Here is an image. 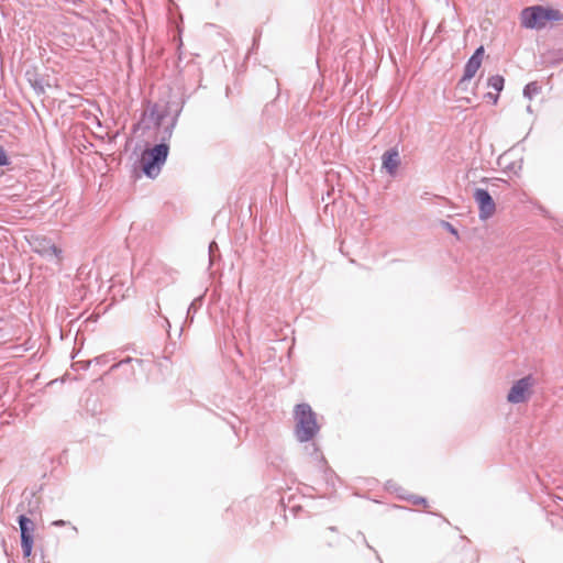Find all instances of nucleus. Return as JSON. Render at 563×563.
<instances>
[{"mask_svg":"<svg viewBox=\"0 0 563 563\" xmlns=\"http://www.w3.org/2000/svg\"><path fill=\"white\" fill-rule=\"evenodd\" d=\"M177 118L173 117L166 126H164L163 131L159 132V143L155 144L151 148H146L141 154V167L143 174L154 179L156 178L161 170L163 165L165 164L168 153H169V146L167 142L170 140L173 135V131L176 126Z\"/></svg>","mask_w":563,"mask_h":563,"instance_id":"1","label":"nucleus"},{"mask_svg":"<svg viewBox=\"0 0 563 563\" xmlns=\"http://www.w3.org/2000/svg\"><path fill=\"white\" fill-rule=\"evenodd\" d=\"M295 430L294 434L298 442L311 441L320 431L317 421V413L307 402L298 404L294 408Z\"/></svg>","mask_w":563,"mask_h":563,"instance_id":"2","label":"nucleus"},{"mask_svg":"<svg viewBox=\"0 0 563 563\" xmlns=\"http://www.w3.org/2000/svg\"><path fill=\"white\" fill-rule=\"evenodd\" d=\"M563 20V14L552 8L542 5H531L525 8L520 13V24L525 29L541 30L548 22H558Z\"/></svg>","mask_w":563,"mask_h":563,"instance_id":"3","label":"nucleus"},{"mask_svg":"<svg viewBox=\"0 0 563 563\" xmlns=\"http://www.w3.org/2000/svg\"><path fill=\"white\" fill-rule=\"evenodd\" d=\"M31 250L38 254L41 257L55 264H60L63 261V249L57 246L52 239L45 235H32L29 240Z\"/></svg>","mask_w":563,"mask_h":563,"instance_id":"4","label":"nucleus"},{"mask_svg":"<svg viewBox=\"0 0 563 563\" xmlns=\"http://www.w3.org/2000/svg\"><path fill=\"white\" fill-rule=\"evenodd\" d=\"M534 385V378L532 375H527L512 385L510 388L507 400L511 404H521L529 399L531 395V388Z\"/></svg>","mask_w":563,"mask_h":563,"instance_id":"5","label":"nucleus"},{"mask_svg":"<svg viewBox=\"0 0 563 563\" xmlns=\"http://www.w3.org/2000/svg\"><path fill=\"white\" fill-rule=\"evenodd\" d=\"M18 523L20 527L21 533V548L24 558H29L32 553L33 544H34V522L26 517L25 515H20L18 517Z\"/></svg>","mask_w":563,"mask_h":563,"instance_id":"6","label":"nucleus"},{"mask_svg":"<svg viewBox=\"0 0 563 563\" xmlns=\"http://www.w3.org/2000/svg\"><path fill=\"white\" fill-rule=\"evenodd\" d=\"M474 200L478 206V217L481 220L485 221L489 218H492L496 211V205L492 197V195L488 192V190L483 188H477L474 191Z\"/></svg>","mask_w":563,"mask_h":563,"instance_id":"7","label":"nucleus"},{"mask_svg":"<svg viewBox=\"0 0 563 563\" xmlns=\"http://www.w3.org/2000/svg\"><path fill=\"white\" fill-rule=\"evenodd\" d=\"M483 55L484 47H477L464 66V71L460 80V84L471 80L475 76V74L477 73L478 68L482 65Z\"/></svg>","mask_w":563,"mask_h":563,"instance_id":"8","label":"nucleus"},{"mask_svg":"<svg viewBox=\"0 0 563 563\" xmlns=\"http://www.w3.org/2000/svg\"><path fill=\"white\" fill-rule=\"evenodd\" d=\"M382 159H383V168H385L386 172L390 176H395L397 173V168L400 164L399 153H398L397 148H390V150L386 151L383 154Z\"/></svg>","mask_w":563,"mask_h":563,"instance_id":"9","label":"nucleus"},{"mask_svg":"<svg viewBox=\"0 0 563 563\" xmlns=\"http://www.w3.org/2000/svg\"><path fill=\"white\" fill-rule=\"evenodd\" d=\"M165 117H166V112H161L158 110L157 104H153L148 111L143 113L142 121H143V123H146V122L152 123L159 131L161 129L163 130L165 126V125H163V121H164Z\"/></svg>","mask_w":563,"mask_h":563,"instance_id":"10","label":"nucleus"},{"mask_svg":"<svg viewBox=\"0 0 563 563\" xmlns=\"http://www.w3.org/2000/svg\"><path fill=\"white\" fill-rule=\"evenodd\" d=\"M540 91L541 86L537 81H531L525 86L523 96L531 100L534 96L539 95Z\"/></svg>","mask_w":563,"mask_h":563,"instance_id":"11","label":"nucleus"},{"mask_svg":"<svg viewBox=\"0 0 563 563\" xmlns=\"http://www.w3.org/2000/svg\"><path fill=\"white\" fill-rule=\"evenodd\" d=\"M137 364L139 366H142L144 361L141 360V358H133V357H126L124 360H121L117 363H114L111 367H110V372L114 371V369H118V368H121V367H124L126 365H131V364Z\"/></svg>","mask_w":563,"mask_h":563,"instance_id":"12","label":"nucleus"},{"mask_svg":"<svg viewBox=\"0 0 563 563\" xmlns=\"http://www.w3.org/2000/svg\"><path fill=\"white\" fill-rule=\"evenodd\" d=\"M488 87L493 88L497 92H500L504 88L505 79L500 75H494L488 78Z\"/></svg>","mask_w":563,"mask_h":563,"instance_id":"13","label":"nucleus"},{"mask_svg":"<svg viewBox=\"0 0 563 563\" xmlns=\"http://www.w3.org/2000/svg\"><path fill=\"white\" fill-rule=\"evenodd\" d=\"M115 360V354L112 352V353H106V354H101L99 356H96L95 358L90 360L87 362V366H89L91 363H96L98 365H104L107 363H109L110 361H113Z\"/></svg>","mask_w":563,"mask_h":563,"instance_id":"14","label":"nucleus"},{"mask_svg":"<svg viewBox=\"0 0 563 563\" xmlns=\"http://www.w3.org/2000/svg\"><path fill=\"white\" fill-rule=\"evenodd\" d=\"M201 300L202 298L201 297H198L196 298L188 307L187 309V319L190 320V322H192L194 320V316L195 313L197 312L199 306L201 305Z\"/></svg>","mask_w":563,"mask_h":563,"instance_id":"15","label":"nucleus"},{"mask_svg":"<svg viewBox=\"0 0 563 563\" xmlns=\"http://www.w3.org/2000/svg\"><path fill=\"white\" fill-rule=\"evenodd\" d=\"M30 81H31L32 87L34 88V90L37 93H44L45 92V87H44L43 79L35 77L33 80H30Z\"/></svg>","mask_w":563,"mask_h":563,"instance_id":"16","label":"nucleus"},{"mask_svg":"<svg viewBox=\"0 0 563 563\" xmlns=\"http://www.w3.org/2000/svg\"><path fill=\"white\" fill-rule=\"evenodd\" d=\"M405 499L409 500L412 505H423L427 506V499L424 497L416 496V495H409L407 497H404Z\"/></svg>","mask_w":563,"mask_h":563,"instance_id":"17","label":"nucleus"},{"mask_svg":"<svg viewBox=\"0 0 563 563\" xmlns=\"http://www.w3.org/2000/svg\"><path fill=\"white\" fill-rule=\"evenodd\" d=\"M9 164H10V162H9L8 156H7V153L3 150V147L0 146V166H7Z\"/></svg>","mask_w":563,"mask_h":563,"instance_id":"18","label":"nucleus"},{"mask_svg":"<svg viewBox=\"0 0 563 563\" xmlns=\"http://www.w3.org/2000/svg\"><path fill=\"white\" fill-rule=\"evenodd\" d=\"M553 54L555 55V57L552 59V64H556L563 60V49H560Z\"/></svg>","mask_w":563,"mask_h":563,"instance_id":"19","label":"nucleus"},{"mask_svg":"<svg viewBox=\"0 0 563 563\" xmlns=\"http://www.w3.org/2000/svg\"><path fill=\"white\" fill-rule=\"evenodd\" d=\"M214 250H218V245L216 242H211L210 245H209V255H210V261L212 262V256H213V252Z\"/></svg>","mask_w":563,"mask_h":563,"instance_id":"20","label":"nucleus"},{"mask_svg":"<svg viewBox=\"0 0 563 563\" xmlns=\"http://www.w3.org/2000/svg\"><path fill=\"white\" fill-rule=\"evenodd\" d=\"M444 224L452 234L457 235V230L451 223L444 222Z\"/></svg>","mask_w":563,"mask_h":563,"instance_id":"21","label":"nucleus"},{"mask_svg":"<svg viewBox=\"0 0 563 563\" xmlns=\"http://www.w3.org/2000/svg\"><path fill=\"white\" fill-rule=\"evenodd\" d=\"M159 310H161L159 303L156 301L153 311H154L155 314L158 316L159 314Z\"/></svg>","mask_w":563,"mask_h":563,"instance_id":"22","label":"nucleus"},{"mask_svg":"<svg viewBox=\"0 0 563 563\" xmlns=\"http://www.w3.org/2000/svg\"><path fill=\"white\" fill-rule=\"evenodd\" d=\"M54 526H57V527H62V526H65V521L64 520H56L53 522Z\"/></svg>","mask_w":563,"mask_h":563,"instance_id":"23","label":"nucleus"},{"mask_svg":"<svg viewBox=\"0 0 563 563\" xmlns=\"http://www.w3.org/2000/svg\"><path fill=\"white\" fill-rule=\"evenodd\" d=\"M487 97L493 99L494 102H497V99H498L497 95L494 96L493 93L489 92V93H487Z\"/></svg>","mask_w":563,"mask_h":563,"instance_id":"24","label":"nucleus"},{"mask_svg":"<svg viewBox=\"0 0 563 563\" xmlns=\"http://www.w3.org/2000/svg\"><path fill=\"white\" fill-rule=\"evenodd\" d=\"M164 322H165V324H166V327H167V328H170V323H169V321H168V319H167V318H164Z\"/></svg>","mask_w":563,"mask_h":563,"instance_id":"25","label":"nucleus"},{"mask_svg":"<svg viewBox=\"0 0 563 563\" xmlns=\"http://www.w3.org/2000/svg\"><path fill=\"white\" fill-rule=\"evenodd\" d=\"M129 375L130 376H133L134 375V368L132 367L131 371L129 372Z\"/></svg>","mask_w":563,"mask_h":563,"instance_id":"26","label":"nucleus"}]
</instances>
